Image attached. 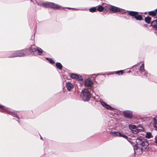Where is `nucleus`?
Here are the masks:
<instances>
[{"mask_svg":"<svg viewBox=\"0 0 157 157\" xmlns=\"http://www.w3.org/2000/svg\"><path fill=\"white\" fill-rule=\"evenodd\" d=\"M136 144L133 147L134 153L141 154L143 151H147L148 149L149 144L145 140L140 139V137L136 139Z\"/></svg>","mask_w":157,"mask_h":157,"instance_id":"1","label":"nucleus"},{"mask_svg":"<svg viewBox=\"0 0 157 157\" xmlns=\"http://www.w3.org/2000/svg\"><path fill=\"white\" fill-rule=\"evenodd\" d=\"M27 52H29V49H26L24 50L17 51L13 53L12 55L10 57L24 56L28 54Z\"/></svg>","mask_w":157,"mask_h":157,"instance_id":"2","label":"nucleus"},{"mask_svg":"<svg viewBox=\"0 0 157 157\" xmlns=\"http://www.w3.org/2000/svg\"><path fill=\"white\" fill-rule=\"evenodd\" d=\"M90 95V92L88 89H85L82 90L81 94V97L84 101H89Z\"/></svg>","mask_w":157,"mask_h":157,"instance_id":"3","label":"nucleus"},{"mask_svg":"<svg viewBox=\"0 0 157 157\" xmlns=\"http://www.w3.org/2000/svg\"><path fill=\"white\" fill-rule=\"evenodd\" d=\"M42 5L44 7L51 8L53 9H58L60 8V6L53 2H47L43 3Z\"/></svg>","mask_w":157,"mask_h":157,"instance_id":"4","label":"nucleus"},{"mask_svg":"<svg viewBox=\"0 0 157 157\" xmlns=\"http://www.w3.org/2000/svg\"><path fill=\"white\" fill-rule=\"evenodd\" d=\"M129 15L134 17L136 20H141L143 19V17L141 15L138 14V12L133 11H128Z\"/></svg>","mask_w":157,"mask_h":157,"instance_id":"5","label":"nucleus"},{"mask_svg":"<svg viewBox=\"0 0 157 157\" xmlns=\"http://www.w3.org/2000/svg\"><path fill=\"white\" fill-rule=\"evenodd\" d=\"M37 51L39 55H40L43 52V50L40 48L37 47L36 48L34 45H32L30 48L29 49V52L32 54H33L35 52Z\"/></svg>","mask_w":157,"mask_h":157,"instance_id":"6","label":"nucleus"},{"mask_svg":"<svg viewBox=\"0 0 157 157\" xmlns=\"http://www.w3.org/2000/svg\"><path fill=\"white\" fill-rule=\"evenodd\" d=\"M0 108L2 109V112H6L7 113L10 114L12 115L13 117H16L18 118L17 114L15 112H11L8 110V109L3 106L2 105H1L0 104Z\"/></svg>","mask_w":157,"mask_h":157,"instance_id":"7","label":"nucleus"},{"mask_svg":"<svg viewBox=\"0 0 157 157\" xmlns=\"http://www.w3.org/2000/svg\"><path fill=\"white\" fill-rule=\"evenodd\" d=\"M139 70L141 74L144 76V77L149 78V77L150 76V75L145 71L144 69V63L140 66Z\"/></svg>","mask_w":157,"mask_h":157,"instance_id":"8","label":"nucleus"},{"mask_svg":"<svg viewBox=\"0 0 157 157\" xmlns=\"http://www.w3.org/2000/svg\"><path fill=\"white\" fill-rule=\"evenodd\" d=\"M110 133L112 135L114 136L121 137L126 139L128 138L127 136L124 134L123 133L120 132H111Z\"/></svg>","mask_w":157,"mask_h":157,"instance_id":"9","label":"nucleus"},{"mask_svg":"<svg viewBox=\"0 0 157 157\" xmlns=\"http://www.w3.org/2000/svg\"><path fill=\"white\" fill-rule=\"evenodd\" d=\"M101 105L105 108L107 109H109L111 111H113L114 110V109L112 108L109 105L107 104L104 101H101Z\"/></svg>","mask_w":157,"mask_h":157,"instance_id":"10","label":"nucleus"},{"mask_svg":"<svg viewBox=\"0 0 157 157\" xmlns=\"http://www.w3.org/2000/svg\"><path fill=\"white\" fill-rule=\"evenodd\" d=\"M123 114L125 117L130 118L132 116V112L130 110L124 111Z\"/></svg>","mask_w":157,"mask_h":157,"instance_id":"11","label":"nucleus"},{"mask_svg":"<svg viewBox=\"0 0 157 157\" xmlns=\"http://www.w3.org/2000/svg\"><path fill=\"white\" fill-rule=\"evenodd\" d=\"M155 18H156V19L152 22L151 23V26L153 27H154V28L156 29L155 32L157 34V17H155Z\"/></svg>","mask_w":157,"mask_h":157,"instance_id":"12","label":"nucleus"},{"mask_svg":"<svg viewBox=\"0 0 157 157\" xmlns=\"http://www.w3.org/2000/svg\"><path fill=\"white\" fill-rule=\"evenodd\" d=\"M93 82L90 79H86L85 81V85L86 86H90L93 85Z\"/></svg>","mask_w":157,"mask_h":157,"instance_id":"13","label":"nucleus"},{"mask_svg":"<svg viewBox=\"0 0 157 157\" xmlns=\"http://www.w3.org/2000/svg\"><path fill=\"white\" fill-rule=\"evenodd\" d=\"M109 10L113 12H117L120 11V8L114 6H112L109 8Z\"/></svg>","mask_w":157,"mask_h":157,"instance_id":"14","label":"nucleus"},{"mask_svg":"<svg viewBox=\"0 0 157 157\" xmlns=\"http://www.w3.org/2000/svg\"><path fill=\"white\" fill-rule=\"evenodd\" d=\"M66 86L68 90L69 91L70 90L74 87L73 84L70 82H66Z\"/></svg>","mask_w":157,"mask_h":157,"instance_id":"15","label":"nucleus"},{"mask_svg":"<svg viewBox=\"0 0 157 157\" xmlns=\"http://www.w3.org/2000/svg\"><path fill=\"white\" fill-rule=\"evenodd\" d=\"M153 124L155 129L157 130V117H156L154 118Z\"/></svg>","mask_w":157,"mask_h":157,"instance_id":"16","label":"nucleus"},{"mask_svg":"<svg viewBox=\"0 0 157 157\" xmlns=\"http://www.w3.org/2000/svg\"><path fill=\"white\" fill-rule=\"evenodd\" d=\"M156 13H157V9L152 11H151L148 12V14L149 15L152 16H155Z\"/></svg>","mask_w":157,"mask_h":157,"instance_id":"17","label":"nucleus"},{"mask_svg":"<svg viewBox=\"0 0 157 157\" xmlns=\"http://www.w3.org/2000/svg\"><path fill=\"white\" fill-rule=\"evenodd\" d=\"M118 74L119 75H122L123 74V71L122 70H120L117 71L116 72H112L110 74H109L108 75L112 74Z\"/></svg>","mask_w":157,"mask_h":157,"instance_id":"18","label":"nucleus"},{"mask_svg":"<svg viewBox=\"0 0 157 157\" xmlns=\"http://www.w3.org/2000/svg\"><path fill=\"white\" fill-rule=\"evenodd\" d=\"M151 18L149 17H147L145 18V22L148 24H150L151 22Z\"/></svg>","mask_w":157,"mask_h":157,"instance_id":"19","label":"nucleus"},{"mask_svg":"<svg viewBox=\"0 0 157 157\" xmlns=\"http://www.w3.org/2000/svg\"><path fill=\"white\" fill-rule=\"evenodd\" d=\"M152 137V134L150 132H147L146 133V137L148 139H150Z\"/></svg>","mask_w":157,"mask_h":157,"instance_id":"20","label":"nucleus"},{"mask_svg":"<svg viewBox=\"0 0 157 157\" xmlns=\"http://www.w3.org/2000/svg\"><path fill=\"white\" fill-rule=\"evenodd\" d=\"M56 67L60 70H61L62 68V64L60 63L57 62L56 64Z\"/></svg>","mask_w":157,"mask_h":157,"instance_id":"21","label":"nucleus"},{"mask_svg":"<svg viewBox=\"0 0 157 157\" xmlns=\"http://www.w3.org/2000/svg\"><path fill=\"white\" fill-rule=\"evenodd\" d=\"M70 76L71 78L75 79H76V78L77 77V75L76 74L71 73L70 74Z\"/></svg>","mask_w":157,"mask_h":157,"instance_id":"22","label":"nucleus"},{"mask_svg":"<svg viewBox=\"0 0 157 157\" xmlns=\"http://www.w3.org/2000/svg\"><path fill=\"white\" fill-rule=\"evenodd\" d=\"M104 10V8L101 6H98L97 10L100 12Z\"/></svg>","mask_w":157,"mask_h":157,"instance_id":"23","label":"nucleus"},{"mask_svg":"<svg viewBox=\"0 0 157 157\" xmlns=\"http://www.w3.org/2000/svg\"><path fill=\"white\" fill-rule=\"evenodd\" d=\"M89 10L90 12H95L97 10L96 7H92L89 9Z\"/></svg>","mask_w":157,"mask_h":157,"instance_id":"24","label":"nucleus"},{"mask_svg":"<svg viewBox=\"0 0 157 157\" xmlns=\"http://www.w3.org/2000/svg\"><path fill=\"white\" fill-rule=\"evenodd\" d=\"M46 59L48 60V61L51 64H53L55 63L54 61L51 58H47Z\"/></svg>","mask_w":157,"mask_h":157,"instance_id":"25","label":"nucleus"},{"mask_svg":"<svg viewBox=\"0 0 157 157\" xmlns=\"http://www.w3.org/2000/svg\"><path fill=\"white\" fill-rule=\"evenodd\" d=\"M76 80L81 81L82 80V78L81 75H77V77Z\"/></svg>","mask_w":157,"mask_h":157,"instance_id":"26","label":"nucleus"},{"mask_svg":"<svg viewBox=\"0 0 157 157\" xmlns=\"http://www.w3.org/2000/svg\"><path fill=\"white\" fill-rule=\"evenodd\" d=\"M120 13L122 14H124V13H125V11L124 10H121V9H120V11H119Z\"/></svg>","mask_w":157,"mask_h":157,"instance_id":"27","label":"nucleus"},{"mask_svg":"<svg viewBox=\"0 0 157 157\" xmlns=\"http://www.w3.org/2000/svg\"><path fill=\"white\" fill-rule=\"evenodd\" d=\"M155 142L157 144V135H156L155 137Z\"/></svg>","mask_w":157,"mask_h":157,"instance_id":"28","label":"nucleus"},{"mask_svg":"<svg viewBox=\"0 0 157 157\" xmlns=\"http://www.w3.org/2000/svg\"><path fill=\"white\" fill-rule=\"evenodd\" d=\"M132 128L133 129H136V126L135 125H132Z\"/></svg>","mask_w":157,"mask_h":157,"instance_id":"29","label":"nucleus"},{"mask_svg":"<svg viewBox=\"0 0 157 157\" xmlns=\"http://www.w3.org/2000/svg\"><path fill=\"white\" fill-rule=\"evenodd\" d=\"M147 24H144V26L145 27H147Z\"/></svg>","mask_w":157,"mask_h":157,"instance_id":"30","label":"nucleus"},{"mask_svg":"<svg viewBox=\"0 0 157 157\" xmlns=\"http://www.w3.org/2000/svg\"><path fill=\"white\" fill-rule=\"evenodd\" d=\"M40 139L41 140L42 139V137L41 136H40Z\"/></svg>","mask_w":157,"mask_h":157,"instance_id":"31","label":"nucleus"},{"mask_svg":"<svg viewBox=\"0 0 157 157\" xmlns=\"http://www.w3.org/2000/svg\"><path fill=\"white\" fill-rule=\"evenodd\" d=\"M68 8L69 9H71V8Z\"/></svg>","mask_w":157,"mask_h":157,"instance_id":"32","label":"nucleus"},{"mask_svg":"<svg viewBox=\"0 0 157 157\" xmlns=\"http://www.w3.org/2000/svg\"><path fill=\"white\" fill-rule=\"evenodd\" d=\"M31 0V1H32V0Z\"/></svg>","mask_w":157,"mask_h":157,"instance_id":"33","label":"nucleus"}]
</instances>
